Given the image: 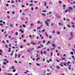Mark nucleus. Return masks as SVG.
Instances as JSON below:
<instances>
[{"label":"nucleus","mask_w":75,"mask_h":75,"mask_svg":"<svg viewBox=\"0 0 75 75\" xmlns=\"http://www.w3.org/2000/svg\"><path fill=\"white\" fill-rule=\"evenodd\" d=\"M50 19H47V21H45V24H46V25H47V26H49L48 22H50Z\"/></svg>","instance_id":"1"},{"label":"nucleus","mask_w":75,"mask_h":75,"mask_svg":"<svg viewBox=\"0 0 75 75\" xmlns=\"http://www.w3.org/2000/svg\"><path fill=\"white\" fill-rule=\"evenodd\" d=\"M71 10H73V9L71 7H69L68 8V9H66V10L68 11L69 12H70L71 11Z\"/></svg>","instance_id":"2"},{"label":"nucleus","mask_w":75,"mask_h":75,"mask_svg":"<svg viewBox=\"0 0 75 75\" xmlns=\"http://www.w3.org/2000/svg\"><path fill=\"white\" fill-rule=\"evenodd\" d=\"M73 38L74 37H72V36L70 37L69 38V41H70V40H72V38Z\"/></svg>","instance_id":"3"},{"label":"nucleus","mask_w":75,"mask_h":75,"mask_svg":"<svg viewBox=\"0 0 75 75\" xmlns=\"http://www.w3.org/2000/svg\"><path fill=\"white\" fill-rule=\"evenodd\" d=\"M30 50H31V51H32V49H29L28 50H27V51L28 52H30Z\"/></svg>","instance_id":"4"},{"label":"nucleus","mask_w":75,"mask_h":75,"mask_svg":"<svg viewBox=\"0 0 75 75\" xmlns=\"http://www.w3.org/2000/svg\"><path fill=\"white\" fill-rule=\"evenodd\" d=\"M69 70H71V65H69Z\"/></svg>","instance_id":"5"},{"label":"nucleus","mask_w":75,"mask_h":75,"mask_svg":"<svg viewBox=\"0 0 75 75\" xmlns=\"http://www.w3.org/2000/svg\"><path fill=\"white\" fill-rule=\"evenodd\" d=\"M45 35L47 37H48V35L47 33V32H45Z\"/></svg>","instance_id":"6"},{"label":"nucleus","mask_w":75,"mask_h":75,"mask_svg":"<svg viewBox=\"0 0 75 75\" xmlns=\"http://www.w3.org/2000/svg\"><path fill=\"white\" fill-rule=\"evenodd\" d=\"M57 33L58 35H59V34H60V32H59L57 31Z\"/></svg>","instance_id":"7"},{"label":"nucleus","mask_w":75,"mask_h":75,"mask_svg":"<svg viewBox=\"0 0 75 75\" xmlns=\"http://www.w3.org/2000/svg\"><path fill=\"white\" fill-rule=\"evenodd\" d=\"M61 58H62V61H64V60H65V58H64V57H62Z\"/></svg>","instance_id":"8"},{"label":"nucleus","mask_w":75,"mask_h":75,"mask_svg":"<svg viewBox=\"0 0 75 75\" xmlns=\"http://www.w3.org/2000/svg\"><path fill=\"white\" fill-rule=\"evenodd\" d=\"M31 44H32V45H34V42H31Z\"/></svg>","instance_id":"9"},{"label":"nucleus","mask_w":75,"mask_h":75,"mask_svg":"<svg viewBox=\"0 0 75 75\" xmlns=\"http://www.w3.org/2000/svg\"><path fill=\"white\" fill-rule=\"evenodd\" d=\"M67 27H68L69 28H70L71 27V26H70V25L69 24H67Z\"/></svg>","instance_id":"10"},{"label":"nucleus","mask_w":75,"mask_h":75,"mask_svg":"<svg viewBox=\"0 0 75 75\" xmlns=\"http://www.w3.org/2000/svg\"><path fill=\"white\" fill-rule=\"evenodd\" d=\"M70 35L71 36H74V35H73V34H72V32H71V33H70Z\"/></svg>","instance_id":"11"},{"label":"nucleus","mask_w":75,"mask_h":75,"mask_svg":"<svg viewBox=\"0 0 75 75\" xmlns=\"http://www.w3.org/2000/svg\"><path fill=\"white\" fill-rule=\"evenodd\" d=\"M52 46L53 47H54V48H55V44H53L52 45Z\"/></svg>","instance_id":"12"},{"label":"nucleus","mask_w":75,"mask_h":75,"mask_svg":"<svg viewBox=\"0 0 75 75\" xmlns=\"http://www.w3.org/2000/svg\"><path fill=\"white\" fill-rule=\"evenodd\" d=\"M48 44H50V41H48L46 43L47 45H48Z\"/></svg>","instance_id":"13"},{"label":"nucleus","mask_w":75,"mask_h":75,"mask_svg":"<svg viewBox=\"0 0 75 75\" xmlns=\"http://www.w3.org/2000/svg\"><path fill=\"white\" fill-rule=\"evenodd\" d=\"M59 25H62V23H61L60 22H59L58 23Z\"/></svg>","instance_id":"14"},{"label":"nucleus","mask_w":75,"mask_h":75,"mask_svg":"<svg viewBox=\"0 0 75 75\" xmlns=\"http://www.w3.org/2000/svg\"><path fill=\"white\" fill-rule=\"evenodd\" d=\"M54 25V23H52L51 24V27H52V26H53Z\"/></svg>","instance_id":"15"},{"label":"nucleus","mask_w":75,"mask_h":75,"mask_svg":"<svg viewBox=\"0 0 75 75\" xmlns=\"http://www.w3.org/2000/svg\"><path fill=\"white\" fill-rule=\"evenodd\" d=\"M36 65H37L38 66H40V64L38 63H36Z\"/></svg>","instance_id":"16"},{"label":"nucleus","mask_w":75,"mask_h":75,"mask_svg":"<svg viewBox=\"0 0 75 75\" xmlns=\"http://www.w3.org/2000/svg\"><path fill=\"white\" fill-rule=\"evenodd\" d=\"M49 37L50 39L52 38V36H51V35H50Z\"/></svg>","instance_id":"17"},{"label":"nucleus","mask_w":75,"mask_h":75,"mask_svg":"<svg viewBox=\"0 0 75 75\" xmlns=\"http://www.w3.org/2000/svg\"><path fill=\"white\" fill-rule=\"evenodd\" d=\"M57 68L58 69H60V68L59 66H57Z\"/></svg>","instance_id":"18"},{"label":"nucleus","mask_w":75,"mask_h":75,"mask_svg":"<svg viewBox=\"0 0 75 75\" xmlns=\"http://www.w3.org/2000/svg\"><path fill=\"white\" fill-rule=\"evenodd\" d=\"M53 53V52H52L51 53V57H52V55H53V54H52Z\"/></svg>","instance_id":"19"},{"label":"nucleus","mask_w":75,"mask_h":75,"mask_svg":"<svg viewBox=\"0 0 75 75\" xmlns=\"http://www.w3.org/2000/svg\"><path fill=\"white\" fill-rule=\"evenodd\" d=\"M40 46L42 47H44V45H42V44H40Z\"/></svg>","instance_id":"20"},{"label":"nucleus","mask_w":75,"mask_h":75,"mask_svg":"<svg viewBox=\"0 0 75 75\" xmlns=\"http://www.w3.org/2000/svg\"><path fill=\"white\" fill-rule=\"evenodd\" d=\"M40 57L38 58L37 59H36V61H38V59H40Z\"/></svg>","instance_id":"21"},{"label":"nucleus","mask_w":75,"mask_h":75,"mask_svg":"<svg viewBox=\"0 0 75 75\" xmlns=\"http://www.w3.org/2000/svg\"><path fill=\"white\" fill-rule=\"evenodd\" d=\"M42 16H45V13H42Z\"/></svg>","instance_id":"22"},{"label":"nucleus","mask_w":75,"mask_h":75,"mask_svg":"<svg viewBox=\"0 0 75 75\" xmlns=\"http://www.w3.org/2000/svg\"><path fill=\"white\" fill-rule=\"evenodd\" d=\"M20 56H21V54H19L18 55V58H20Z\"/></svg>","instance_id":"23"},{"label":"nucleus","mask_w":75,"mask_h":75,"mask_svg":"<svg viewBox=\"0 0 75 75\" xmlns=\"http://www.w3.org/2000/svg\"><path fill=\"white\" fill-rule=\"evenodd\" d=\"M34 25V23H31L30 24V26H33Z\"/></svg>","instance_id":"24"},{"label":"nucleus","mask_w":75,"mask_h":75,"mask_svg":"<svg viewBox=\"0 0 75 75\" xmlns=\"http://www.w3.org/2000/svg\"><path fill=\"white\" fill-rule=\"evenodd\" d=\"M10 26L11 27H13V25H12L11 24H10Z\"/></svg>","instance_id":"25"},{"label":"nucleus","mask_w":75,"mask_h":75,"mask_svg":"<svg viewBox=\"0 0 75 75\" xmlns=\"http://www.w3.org/2000/svg\"><path fill=\"white\" fill-rule=\"evenodd\" d=\"M20 47L21 48H23V45H21L20 46Z\"/></svg>","instance_id":"26"},{"label":"nucleus","mask_w":75,"mask_h":75,"mask_svg":"<svg viewBox=\"0 0 75 75\" xmlns=\"http://www.w3.org/2000/svg\"><path fill=\"white\" fill-rule=\"evenodd\" d=\"M40 54H43V53H42V50L40 51Z\"/></svg>","instance_id":"27"},{"label":"nucleus","mask_w":75,"mask_h":75,"mask_svg":"<svg viewBox=\"0 0 75 75\" xmlns=\"http://www.w3.org/2000/svg\"><path fill=\"white\" fill-rule=\"evenodd\" d=\"M18 33H17V32H16V34H15L16 35H18Z\"/></svg>","instance_id":"28"},{"label":"nucleus","mask_w":75,"mask_h":75,"mask_svg":"<svg viewBox=\"0 0 75 75\" xmlns=\"http://www.w3.org/2000/svg\"><path fill=\"white\" fill-rule=\"evenodd\" d=\"M71 55H73L74 54V52H71Z\"/></svg>","instance_id":"29"},{"label":"nucleus","mask_w":75,"mask_h":75,"mask_svg":"<svg viewBox=\"0 0 75 75\" xmlns=\"http://www.w3.org/2000/svg\"><path fill=\"white\" fill-rule=\"evenodd\" d=\"M27 46H30V43H27Z\"/></svg>","instance_id":"30"},{"label":"nucleus","mask_w":75,"mask_h":75,"mask_svg":"<svg viewBox=\"0 0 75 75\" xmlns=\"http://www.w3.org/2000/svg\"><path fill=\"white\" fill-rule=\"evenodd\" d=\"M3 64L4 65H6V64H7V63L6 62H4Z\"/></svg>","instance_id":"31"},{"label":"nucleus","mask_w":75,"mask_h":75,"mask_svg":"<svg viewBox=\"0 0 75 75\" xmlns=\"http://www.w3.org/2000/svg\"><path fill=\"white\" fill-rule=\"evenodd\" d=\"M16 69H13V70L12 71H13V72H16Z\"/></svg>","instance_id":"32"},{"label":"nucleus","mask_w":75,"mask_h":75,"mask_svg":"<svg viewBox=\"0 0 75 75\" xmlns=\"http://www.w3.org/2000/svg\"><path fill=\"white\" fill-rule=\"evenodd\" d=\"M46 3H47V2L46 1L45 2V6H47V4H46Z\"/></svg>","instance_id":"33"},{"label":"nucleus","mask_w":75,"mask_h":75,"mask_svg":"<svg viewBox=\"0 0 75 75\" xmlns=\"http://www.w3.org/2000/svg\"><path fill=\"white\" fill-rule=\"evenodd\" d=\"M44 54H46V51H45L43 52Z\"/></svg>","instance_id":"34"},{"label":"nucleus","mask_w":75,"mask_h":75,"mask_svg":"<svg viewBox=\"0 0 75 75\" xmlns=\"http://www.w3.org/2000/svg\"><path fill=\"white\" fill-rule=\"evenodd\" d=\"M7 75H13L12 74H11L10 73H8Z\"/></svg>","instance_id":"35"},{"label":"nucleus","mask_w":75,"mask_h":75,"mask_svg":"<svg viewBox=\"0 0 75 75\" xmlns=\"http://www.w3.org/2000/svg\"><path fill=\"white\" fill-rule=\"evenodd\" d=\"M39 29H41V28L40 27H38L37 28V30H38Z\"/></svg>","instance_id":"36"},{"label":"nucleus","mask_w":75,"mask_h":75,"mask_svg":"<svg viewBox=\"0 0 75 75\" xmlns=\"http://www.w3.org/2000/svg\"><path fill=\"white\" fill-rule=\"evenodd\" d=\"M45 29H44L42 31V32H44V31H45Z\"/></svg>","instance_id":"37"},{"label":"nucleus","mask_w":75,"mask_h":75,"mask_svg":"<svg viewBox=\"0 0 75 75\" xmlns=\"http://www.w3.org/2000/svg\"><path fill=\"white\" fill-rule=\"evenodd\" d=\"M52 33H53V34H54V33H55V31H52Z\"/></svg>","instance_id":"38"},{"label":"nucleus","mask_w":75,"mask_h":75,"mask_svg":"<svg viewBox=\"0 0 75 75\" xmlns=\"http://www.w3.org/2000/svg\"><path fill=\"white\" fill-rule=\"evenodd\" d=\"M38 23V24H40V21H38L37 22Z\"/></svg>","instance_id":"39"},{"label":"nucleus","mask_w":75,"mask_h":75,"mask_svg":"<svg viewBox=\"0 0 75 75\" xmlns=\"http://www.w3.org/2000/svg\"><path fill=\"white\" fill-rule=\"evenodd\" d=\"M12 69H15V68H14V67L13 66H12Z\"/></svg>","instance_id":"40"},{"label":"nucleus","mask_w":75,"mask_h":75,"mask_svg":"<svg viewBox=\"0 0 75 75\" xmlns=\"http://www.w3.org/2000/svg\"><path fill=\"white\" fill-rule=\"evenodd\" d=\"M4 61H7V59H4Z\"/></svg>","instance_id":"41"},{"label":"nucleus","mask_w":75,"mask_h":75,"mask_svg":"<svg viewBox=\"0 0 75 75\" xmlns=\"http://www.w3.org/2000/svg\"><path fill=\"white\" fill-rule=\"evenodd\" d=\"M5 47L6 48H8V47L7 46V45H5Z\"/></svg>","instance_id":"42"},{"label":"nucleus","mask_w":75,"mask_h":75,"mask_svg":"<svg viewBox=\"0 0 75 75\" xmlns=\"http://www.w3.org/2000/svg\"><path fill=\"white\" fill-rule=\"evenodd\" d=\"M7 35H8L7 34L5 35V36L6 37H7Z\"/></svg>","instance_id":"43"},{"label":"nucleus","mask_w":75,"mask_h":75,"mask_svg":"<svg viewBox=\"0 0 75 75\" xmlns=\"http://www.w3.org/2000/svg\"><path fill=\"white\" fill-rule=\"evenodd\" d=\"M57 61V62H59V60L58 59H56Z\"/></svg>","instance_id":"44"},{"label":"nucleus","mask_w":75,"mask_h":75,"mask_svg":"<svg viewBox=\"0 0 75 75\" xmlns=\"http://www.w3.org/2000/svg\"><path fill=\"white\" fill-rule=\"evenodd\" d=\"M72 27H73V28H75V25H72Z\"/></svg>","instance_id":"45"},{"label":"nucleus","mask_w":75,"mask_h":75,"mask_svg":"<svg viewBox=\"0 0 75 75\" xmlns=\"http://www.w3.org/2000/svg\"><path fill=\"white\" fill-rule=\"evenodd\" d=\"M3 22V21L1 20L0 21V23H1Z\"/></svg>","instance_id":"46"},{"label":"nucleus","mask_w":75,"mask_h":75,"mask_svg":"<svg viewBox=\"0 0 75 75\" xmlns=\"http://www.w3.org/2000/svg\"><path fill=\"white\" fill-rule=\"evenodd\" d=\"M45 40H44L43 42V43H45Z\"/></svg>","instance_id":"47"},{"label":"nucleus","mask_w":75,"mask_h":75,"mask_svg":"<svg viewBox=\"0 0 75 75\" xmlns=\"http://www.w3.org/2000/svg\"><path fill=\"white\" fill-rule=\"evenodd\" d=\"M64 66H66L67 64H66V63H64Z\"/></svg>","instance_id":"48"},{"label":"nucleus","mask_w":75,"mask_h":75,"mask_svg":"<svg viewBox=\"0 0 75 75\" xmlns=\"http://www.w3.org/2000/svg\"><path fill=\"white\" fill-rule=\"evenodd\" d=\"M14 1L13 0L12 1H11V3H14Z\"/></svg>","instance_id":"49"},{"label":"nucleus","mask_w":75,"mask_h":75,"mask_svg":"<svg viewBox=\"0 0 75 75\" xmlns=\"http://www.w3.org/2000/svg\"><path fill=\"white\" fill-rule=\"evenodd\" d=\"M35 9H36V10H37V9H38V7H35Z\"/></svg>","instance_id":"50"},{"label":"nucleus","mask_w":75,"mask_h":75,"mask_svg":"<svg viewBox=\"0 0 75 75\" xmlns=\"http://www.w3.org/2000/svg\"><path fill=\"white\" fill-rule=\"evenodd\" d=\"M63 7H65V6H66L65 5H64V4L63 5Z\"/></svg>","instance_id":"51"},{"label":"nucleus","mask_w":75,"mask_h":75,"mask_svg":"<svg viewBox=\"0 0 75 75\" xmlns=\"http://www.w3.org/2000/svg\"><path fill=\"white\" fill-rule=\"evenodd\" d=\"M31 10H32V11H33V10L34 9V8H33V7H32V8H31Z\"/></svg>","instance_id":"52"},{"label":"nucleus","mask_w":75,"mask_h":75,"mask_svg":"<svg viewBox=\"0 0 75 75\" xmlns=\"http://www.w3.org/2000/svg\"><path fill=\"white\" fill-rule=\"evenodd\" d=\"M29 36L30 37V38H31V35H29Z\"/></svg>","instance_id":"53"},{"label":"nucleus","mask_w":75,"mask_h":75,"mask_svg":"<svg viewBox=\"0 0 75 75\" xmlns=\"http://www.w3.org/2000/svg\"><path fill=\"white\" fill-rule=\"evenodd\" d=\"M8 52H11V50H9L8 51Z\"/></svg>","instance_id":"54"},{"label":"nucleus","mask_w":75,"mask_h":75,"mask_svg":"<svg viewBox=\"0 0 75 75\" xmlns=\"http://www.w3.org/2000/svg\"><path fill=\"white\" fill-rule=\"evenodd\" d=\"M0 52H3V51H2V50H1L0 49Z\"/></svg>","instance_id":"55"},{"label":"nucleus","mask_w":75,"mask_h":75,"mask_svg":"<svg viewBox=\"0 0 75 75\" xmlns=\"http://www.w3.org/2000/svg\"><path fill=\"white\" fill-rule=\"evenodd\" d=\"M37 3V1H34V3H35V4L36 3Z\"/></svg>","instance_id":"56"},{"label":"nucleus","mask_w":75,"mask_h":75,"mask_svg":"<svg viewBox=\"0 0 75 75\" xmlns=\"http://www.w3.org/2000/svg\"><path fill=\"white\" fill-rule=\"evenodd\" d=\"M9 47H11V44L10 43L9 44Z\"/></svg>","instance_id":"57"},{"label":"nucleus","mask_w":75,"mask_h":75,"mask_svg":"<svg viewBox=\"0 0 75 75\" xmlns=\"http://www.w3.org/2000/svg\"><path fill=\"white\" fill-rule=\"evenodd\" d=\"M57 56H59V53H58L57 54Z\"/></svg>","instance_id":"58"},{"label":"nucleus","mask_w":75,"mask_h":75,"mask_svg":"<svg viewBox=\"0 0 75 75\" xmlns=\"http://www.w3.org/2000/svg\"><path fill=\"white\" fill-rule=\"evenodd\" d=\"M15 58H16V57L17 56V54H15Z\"/></svg>","instance_id":"59"},{"label":"nucleus","mask_w":75,"mask_h":75,"mask_svg":"<svg viewBox=\"0 0 75 75\" xmlns=\"http://www.w3.org/2000/svg\"><path fill=\"white\" fill-rule=\"evenodd\" d=\"M3 23L4 24H5L6 23V22H4V21H3Z\"/></svg>","instance_id":"60"},{"label":"nucleus","mask_w":75,"mask_h":75,"mask_svg":"<svg viewBox=\"0 0 75 75\" xmlns=\"http://www.w3.org/2000/svg\"><path fill=\"white\" fill-rule=\"evenodd\" d=\"M72 57L73 58H74V55H72Z\"/></svg>","instance_id":"61"},{"label":"nucleus","mask_w":75,"mask_h":75,"mask_svg":"<svg viewBox=\"0 0 75 75\" xmlns=\"http://www.w3.org/2000/svg\"><path fill=\"white\" fill-rule=\"evenodd\" d=\"M3 24L2 23H0V25H3Z\"/></svg>","instance_id":"62"},{"label":"nucleus","mask_w":75,"mask_h":75,"mask_svg":"<svg viewBox=\"0 0 75 75\" xmlns=\"http://www.w3.org/2000/svg\"><path fill=\"white\" fill-rule=\"evenodd\" d=\"M59 3H60V4L61 3V1H59Z\"/></svg>","instance_id":"63"},{"label":"nucleus","mask_w":75,"mask_h":75,"mask_svg":"<svg viewBox=\"0 0 75 75\" xmlns=\"http://www.w3.org/2000/svg\"><path fill=\"white\" fill-rule=\"evenodd\" d=\"M7 18H10V16H7Z\"/></svg>","instance_id":"64"}]
</instances>
